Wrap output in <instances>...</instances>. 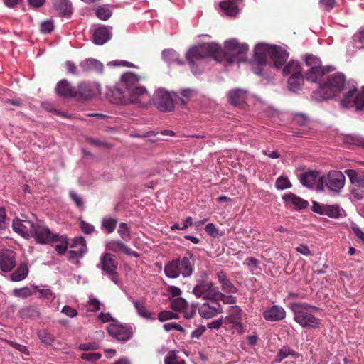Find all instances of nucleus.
Masks as SVG:
<instances>
[{
  "label": "nucleus",
  "mask_w": 364,
  "mask_h": 364,
  "mask_svg": "<svg viewBox=\"0 0 364 364\" xmlns=\"http://www.w3.org/2000/svg\"><path fill=\"white\" fill-rule=\"evenodd\" d=\"M334 68L326 67L323 76L314 83L318 85V89L313 92L312 97L317 101L329 100L336 97L346 86V77L341 73L330 74Z\"/></svg>",
  "instance_id": "1"
},
{
  "label": "nucleus",
  "mask_w": 364,
  "mask_h": 364,
  "mask_svg": "<svg viewBox=\"0 0 364 364\" xmlns=\"http://www.w3.org/2000/svg\"><path fill=\"white\" fill-rule=\"evenodd\" d=\"M219 48L216 54V61H226L229 64L243 61L248 51L247 44H240L235 39L225 41L224 48L219 45Z\"/></svg>",
  "instance_id": "2"
},
{
  "label": "nucleus",
  "mask_w": 364,
  "mask_h": 364,
  "mask_svg": "<svg viewBox=\"0 0 364 364\" xmlns=\"http://www.w3.org/2000/svg\"><path fill=\"white\" fill-rule=\"evenodd\" d=\"M291 309L294 314V321L303 328H317L321 320L314 316L312 311H318V308L306 303H293Z\"/></svg>",
  "instance_id": "3"
},
{
  "label": "nucleus",
  "mask_w": 364,
  "mask_h": 364,
  "mask_svg": "<svg viewBox=\"0 0 364 364\" xmlns=\"http://www.w3.org/2000/svg\"><path fill=\"white\" fill-rule=\"evenodd\" d=\"M219 50V44L216 43H202L190 48L186 54V58L191 68V71L196 74L197 72L195 70V66L199 60L208 57H212L216 60L217 51Z\"/></svg>",
  "instance_id": "4"
},
{
  "label": "nucleus",
  "mask_w": 364,
  "mask_h": 364,
  "mask_svg": "<svg viewBox=\"0 0 364 364\" xmlns=\"http://www.w3.org/2000/svg\"><path fill=\"white\" fill-rule=\"evenodd\" d=\"M31 237H33L39 244H50L58 241L66 242V236L53 233L49 228L40 220L35 223Z\"/></svg>",
  "instance_id": "5"
},
{
  "label": "nucleus",
  "mask_w": 364,
  "mask_h": 364,
  "mask_svg": "<svg viewBox=\"0 0 364 364\" xmlns=\"http://www.w3.org/2000/svg\"><path fill=\"white\" fill-rule=\"evenodd\" d=\"M340 104L345 108L355 107L356 110H361L364 107V86L359 90L355 86L349 87Z\"/></svg>",
  "instance_id": "6"
},
{
  "label": "nucleus",
  "mask_w": 364,
  "mask_h": 364,
  "mask_svg": "<svg viewBox=\"0 0 364 364\" xmlns=\"http://www.w3.org/2000/svg\"><path fill=\"white\" fill-rule=\"evenodd\" d=\"M345 181L343 173L340 171H331L326 177L322 176L318 179V186L325 183L330 191L338 193L343 188Z\"/></svg>",
  "instance_id": "7"
},
{
  "label": "nucleus",
  "mask_w": 364,
  "mask_h": 364,
  "mask_svg": "<svg viewBox=\"0 0 364 364\" xmlns=\"http://www.w3.org/2000/svg\"><path fill=\"white\" fill-rule=\"evenodd\" d=\"M305 63L311 67L306 74V79L311 82L318 81L323 76L326 67L321 66V60L314 55H307L305 57Z\"/></svg>",
  "instance_id": "8"
},
{
  "label": "nucleus",
  "mask_w": 364,
  "mask_h": 364,
  "mask_svg": "<svg viewBox=\"0 0 364 364\" xmlns=\"http://www.w3.org/2000/svg\"><path fill=\"white\" fill-rule=\"evenodd\" d=\"M218 288L212 281L202 279L198 281L192 292L197 298L213 300Z\"/></svg>",
  "instance_id": "9"
},
{
  "label": "nucleus",
  "mask_w": 364,
  "mask_h": 364,
  "mask_svg": "<svg viewBox=\"0 0 364 364\" xmlns=\"http://www.w3.org/2000/svg\"><path fill=\"white\" fill-rule=\"evenodd\" d=\"M151 100L161 112H170L174 107L172 96L168 92L163 89L156 90Z\"/></svg>",
  "instance_id": "10"
},
{
  "label": "nucleus",
  "mask_w": 364,
  "mask_h": 364,
  "mask_svg": "<svg viewBox=\"0 0 364 364\" xmlns=\"http://www.w3.org/2000/svg\"><path fill=\"white\" fill-rule=\"evenodd\" d=\"M115 255L105 252L100 258L101 268L103 272H106L110 276V279L117 282V262L115 260Z\"/></svg>",
  "instance_id": "11"
},
{
  "label": "nucleus",
  "mask_w": 364,
  "mask_h": 364,
  "mask_svg": "<svg viewBox=\"0 0 364 364\" xmlns=\"http://www.w3.org/2000/svg\"><path fill=\"white\" fill-rule=\"evenodd\" d=\"M106 250L114 252L116 254L124 253L128 256L134 257H139V254L132 250L128 245L124 243V241L120 240H110L105 243Z\"/></svg>",
  "instance_id": "12"
},
{
  "label": "nucleus",
  "mask_w": 364,
  "mask_h": 364,
  "mask_svg": "<svg viewBox=\"0 0 364 364\" xmlns=\"http://www.w3.org/2000/svg\"><path fill=\"white\" fill-rule=\"evenodd\" d=\"M108 333L118 341H127L132 336V327L129 325L111 323L107 327Z\"/></svg>",
  "instance_id": "13"
},
{
  "label": "nucleus",
  "mask_w": 364,
  "mask_h": 364,
  "mask_svg": "<svg viewBox=\"0 0 364 364\" xmlns=\"http://www.w3.org/2000/svg\"><path fill=\"white\" fill-rule=\"evenodd\" d=\"M70 247L77 248V250H70L68 258L70 262L77 264L79 259L81 258L87 251L85 240L82 237H75L73 240Z\"/></svg>",
  "instance_id": "14"
},
{
  "label": "nucleus",
  "mask_w": 364,
  "mask_h": 364,
  "mask_svg": "<svg viewBox=\"0 0 364 364\" xmlns=\"http://www.w3.org/2000/svg\"><path fill=\"white\" fill-rule=\"evenodd\" d=\"M128 93L127 90L120 85L109 89L107 96L112 103L127 105L129 104Z\"/></svg>",
  "instance_id": "15"
},
{
  "label": "nucleus",
  "mask_w": 364,
  "mask_h": 364,
  "mask_svg": "<svg viewBox=\"0 0 364 364\" xmlns=\"http://www.w3.org/2000/svg\"><path fill=\"white\" fill-rule=\"evenodd\" d=\"M34 224L35 223L28 220H21L16 218L13 220L12 227L15 232L24 238H29L32 236Z\"/></svg>",
  "instance_id": "16"
},
{
  "label": "nucleus",
  "mask_w": 364,
  "mask_h": 364,
  "mask_svg": "<svg viewBox=\"0 0 364 364\" xmlns=\"http://www.w3.org/2000/svg\"><path fill=\"white\" fill-rule=\"evenodd\" d=\"M99 94H100V90L98 85L81 83L76 88V96L75 98L80 100H87Z\"/></svg>",
  "instance_id": "17"
},
{
  "label": "nucleus",
  "mask_w": 364,
  "mask_h": 364,
  "mask_svg": "<svg viewBox=\"0 0 364 364\" xmlns=\"http://www.w3.org/2000/svg\"><path fill=\"white\" fill-rule=\"evenodd\" d=\"M129 103L146 104L151 101V97L147 90L141 86H136L131 90H127Z\"/></svg>",
  "instance_id": "18"
},
{
  "label": "nucleus",
  "mask_w": 364,
  "mask_h": 364,
  "mask_svg": "<svg viewBox=\"0 0 364 364\" xmlns=\"http://www.w3.org/2000/svg\"><path fill=\"white\" fill-rule=\"evenodd\" d=\"M222 311L221 305L215 300H210V301L201 304L198 308L200 316L204 318H210Z\"/></svg>",
  "instance_id": "19"
},
{
  "label": "nucleus",
  "mask_w": 364,
  "mask_h": 364,
  "mask_svg": "<svg viewBox=\"0 0 364 364\" xmlns=\"http://www.w3.org/2000/svg\"><path fill=\"white\" fill-rule=\"evenodd\" d=\"M269 57L277 68H281L286 62L288 58V53L282 47L272 46L269 47Z\"/></svg>",
  "instance_id": "20"
},
{
  "label": "nucleus",
  "mask_w": 364,
  "mask_h": 364,
  "mask_svg": "<svg viewBox=\"0 0 364 364\" xmlns=\"http://www.w3.org/2000/svg\"><path fill=\"white\" fill-rule=\"evenodd\" d=\"M262 316L266 321H279L285 318L286 311L281 306L273 305L264 311Z\"/></svg>",
  "instance_id": "21"
},
{
  "label": "nucleus",
  "mask_w": 364,
  "mask_h": 364,
  "mask_svg": "<svg viewBox=\"0 0 364 364\" xmlns=\"http://www.w3.org/2000/svg\"><path fill=\"white\" fill-rule=\"evenodd\" d=\"M55 91L58 95L65 98H73L76 96V87L71 86L65 79L59 81L56 85Z\"/></svg>",
  "instance_id": "22"
},
{
  "label": "nucleus",
  "mask_w": 364,
  "mask_h": 364,
  "mask_svg": "<svg viewBox=\"0 0 364 364\" xmlns=\"http://www.w3.org/2000/svg\"><path fill=\"white\" fill-rule=\"evenodd\" d=\"M112 28L105 26L97 27L93 33V42L97 45H103L107 43L112 36Z\"/></svg>",
  "instance_id": "23"
},
{
  "label": "nucleus",
  "mask_w": 364,
  "mask_h": 364,
  "mask_svg": "<svg viewBox=\"0 0 364 364\" xmlns=\"http://www.w3.org/2000/svg\"><path fill=\"white\" fill-rule=\"evenodd\" d=\"M194 266L193 255L191 252H186L184 257L180 260V271L183 277L192 274Z\"/></svg>",
  "instance_id": "24"
},
{
  "label": "nucleus",
  "mask_w": 364,
  "mask_h": 364,
  "mask_svg": "<svg viewBox=\"0 0 364 364\" xmlns=\"http://www.w3.org/2000/svg\"><path fill=\"white\" fill-rule=\"evenodd\" d=\"M16 265L14 254L11 251L0 252V269L3 272H10Z\"/></svg>",
  "instance_id": "25"
},
{
  "label": "nucleus",
  "mask_w": 364,
  "mask_h": 364,
  "mask_svg": "<svg viewBox=\"0 0 364 364\" xmlns=\"http://www.w3.org/2000/svg\"><path fill=\"white\" fill-rule=\"evenodd\" d=\"M247 97V91L240 88L232 90L228 93V101L233 106H242Z\"/></svg>",
  "instance_id": "26"
},
{
  "label": "nucleus",
  "mask_w": 364,
  "mask_h": 364,
  "mask_svg": "<svg viewBox=\"0 0 364 364\" xmlns=\"http://www.w3.org/2000/svg\"><path fill=\"white\" fill-rule=\"evenodd\" d=\"M79 67L82 72H97L99 73H102L104 68L102 63L92 58L85 59L82 61Z\"/></svg>",
  "instance_id": "27"
},
{
  "label": "nucleus",
  "mask_w": 364,
  "mask_h": 364,
  "mask_svg": "<svg viewBox=\"0 0 364 364\" xmlns=\"http://www.w3.org/2000/svg\"><path fill=\"white\" fill-rule=\"evenodd\" d=\"M216 276L223 291L228 294H234L237 291V288H236L228 278L227 274L224 271L221 270L218 272L216 273Z\"/></svg>",
  "instance_id": "28"
},
{
  "label": "nucleus",
  "mask_w": 364,
  "mask_h": 364,
  "mask_svg": "<svg viewBox=\"0 0 364 364\" xmlns=\"http://www.w3.org/2000/svg\"><path fill=\"white\" fill-rule=\"evenodd\" d=\"M141 79V77L137 75L134 73L127 72L122 75L121 85L125 90H131L132 88L137 86V84Z\"/></svg>",
  "instance_id": "29"
},
{
  "label": "nucleus",
  "mask_w": 364,
  "mask_h": 364,
  "mask_svg": "<svg viewBox=\"0 0 364 364\" xmlns=\"http://www.w3.org/2000/svg\"><path fill=\"white\" fill-rule=\"evenodd\" d=\"M132 304L137 314L145 319L154 321L156 318V314L147 309L146 302L140 300H133Z\"/></svg>",
  "instance_id": "30"
},
{
  "label": "nucleus",
  "mask_w": 364,
  "mask_h": 364,
  "mask_svg": "<svg viewBox=\"0 0 364 364\" xmlns=\"http://www.w3.org/2000/svg\"><path fill=\"white\" fill-rule=\"evenodd\" d=\"M226 320L232 323L234 329L241 333L243 331L242 325L240 322L241 321V309H240L237 306H234L232 308V311L230 314L226 317Z\"/></svg>",
  "instance_id": "31"
},
{
  "label": "nucleus",
  "mask_w": 364,
  "mask_h": 364,
  "mask_svg": "<svg viewBox=\"0 0 364 364\" xmlns=\"http://www.w3.org/2000/svg\"><path fill=\"white\" fill-rule=\"evenodd\" d=\"M288 356H291L295 359L301 358V360L303 358L301 354L294 351L288 346H284L277 352L274 358V362L281 363L284 359H285Z\"/></svg>",
  "instance_id": "32"
},
{
  "label": "nucleus",
  "mask_w": 364,
  "mask_h": 364,
  "mask_svg": "<svg viewBox=\"0 0 364 364\" xmlns=\"http://www.w3.org/2000/svg\"><path fill=\"white\" fill-rule=\"evenodd\" d=\"M53 5L60 15L69 16L73 13L72 4L69 0H53Z\"/></svg>",
  "instance_id": "33"
},
{
  "label": "nucleus",
  "mask_w": 364,
  "mask_h": 364,
  "mask_svg": "<svg viewBox=\"0 0 364 364\" xmlns=\"http://www.w3.org/2000/svg\"><path fill=\"white\" fill-rule=\"evenodd\" d=\"M283 199L287 203H292L297 210L304 209L309 205L308 201L293 193L285 194Z\"/></svg>",
  "instance_id": "34"
},
{
  "label": "nucleus",
  "mask_w": 364,
  "mask_h": 364,
  "mask_svg": "<svg viewBox=\"0 0 364 364\" xmlns=\"http://www.w3.org/2000/svg\"><path fill=\"white\" fill-rule=\"evenodd\" d=\"M180 259H176L165 265L164 272L169 278H177L181 274Z\"/></svg>",
  "instance_id": "35"
},
{
  "label": "nucleus",
  "mask_w": 364,
  "mask_h": 364,
  "mask_svg": "<svg viewBox=\"0 0 364 364\" xmlns=\"http://www.w3.org/2000/svg\"><path fill=\"white\" fill-rule=\"evenodd\" d=\"M344 173L348 176L353 185L364 188V171L359 173L353 169H346Z\"/></svg>",
  "instance_id": "36"
},
{
  "label": "nucleus",
  "mask_w": 364,
  "mask_h": 364,
  "mask_svg": "<svg viewBox=\"0 0 364 364\" xmlns=\"http://www.w3.org/2000/svg\"><path fill=\"white\" fill-rule=\"evenodd\" d=\"M269 47L266 46H257L255 49V60L260 65H266L269 56Z\"/></svg>",
  "instance_id": "37"
},
{
  "label": "nucleus",
  "mask_w": 364,
  "mask_h": 364,
  "mask_svg": "<svg viewBox=\"0 0 364 364\" xmlns=\"http://www.w3.org/2000/svg\"><path fill=\"white\" fill-rule=\"evenodd\" d=\"M28 268L26 263H21L18 267L10 274V279L13 282H20L26 278Z\"/></svg>",
  "instance_id": "38"
},
{
  "label": "nucleus",
  "mask_w": 364,
  "mask_h": 364,
  "mask_svg": "<svg viewBox=\"0 0 364 364\" xmlns=\"http://www.w3.org/2000/svg\"><path fill=\"white\" fill-rule=\"evenodd\" d=\"M318 176V171H309L301 175V182L304 186L311 188L314 186Z\"/></svg>",
  "instance_id": "39"
},
{
  "label": "nucleus",
  "mask_w": 364,
  "mask_h": 364,
  "mask_svg": "<svg viewBox=\"0 0 364 364\" xmlns=\"http://www.w3.org/2000/svg\"><path fill=\"white\" fill-rule=\"evenodd\" d=\"M164 59L169 63H176L178 65H183V61L180 59L178 53L173 49H166L162 52Z\"/></svg>",
  "instance_id": "40"
},
{
  "label": "nucleus",
  "mask_w": 364,
  "mask_h": 364,
  "mask_svg": "<svg viewBox=\"0 0 364 364\" xmlns=\"http://www.w3.org/2000/svg\"><path fill=\"white\" fill-rule=\"evenodd\" d=\"M220 7L226 13L227 15L230 16H236L239 11L238 6L231 1L220 2Z\"/></svg>",
  "instance_id": "41"
},
{
  "label": "nucleus",
  "mask_w": 364,
  "mask_h": 364,
  "mask_svg": "<svg viewBox=\"0 0 364 364\" xmlns=\"http://www.w3.org/2000/svg\"><path fill=\"white\" fill-rule=\"evenodd\" d=\"M282 72L284 75H290L291 76V75L301 74V68L297 61L291 60L285 65Z\"/></svg>",
  "instance_id": "42"
},
{
  "label": "nucleus",
  "mask_w": 364,
  "mask_h": 364,
  "mask_svg": "<svg viewBox=\"0 0 364 364\" xmlns=\"http://www.w3.org/2000/svg\"><path fill=\"white\" fill-rule=\"evenodd\" d=\"M117 219L112 217H105L102 220V229L108 234L112 233L117 226Z\"/></svg>",
  "instance_id": "43"
},
{
  "label": "nucleus",
  "mask_w": 364,
  "mask_h": 364,
  "mask_svg": "<svg viewBox=\"0 0 364 364\" xmlns=\"http://www.w3.org/2000/svg\"><path fill=\"white\" fill-rule=\"evenodd\" d=\"M303 77L301 74L291 75L288 80L289 90L296 92L301 89Z\"/></svg>",
  "instance_id": "44"
},
{
  "label": "nucleus",
  "mask_w": 364,
  "mask_h": 364,
  "mask_svg": "<svg viewBox=\"0 0 364 364\" xmlns=\"http://www.w3.org/2000/svg\"><path fill=\"white\" fill-rule=\"evenodd\" d=\"M38 336L41 343L46 346H51L55 341V336L47 330L39 331Z\"/></svg>",
  "instance_id": "45"
},
{
  "label": "nucleus",
  "mask_w": 364,
  "mask_h": 364,
  "mask_svg": "<svg viewBox=\"0 0 364 364\" xmlns=\"http://www.w3.org/2000/svg\"><path fill=\"white\" fill-rule=\"evenodd\" d=\"M120 237L124 242H129L131 240L130 228L125 223H120L117 230Z\"/></svg>",
  "instance_id": "46"
},
{
  "label": "nucleus",
  "mask_w": 364,
  "mask_h": 364,
  "mask_svg": "<svg viewBox=\"0 0 364 364\" xmlns=\"http://www.w3.org/2000/svg\"><path fill=\"white\" fill-rule=\"evenodd\" d=\"M324 215H326L332 218H338L341 217V210L340 206L338 205H326V208L324 209Z\"/></svg>",
  "instance_id": "47"
},
{
  "label": "nucleus",
  "mask_w": 364,
  "mask_h": 364,
  "mask_svg": "<svg viewBox=\"0 0 364 364\" xmlns=\"http://www.w3.org/2000/svg\"><path fill=\"white\" fill-rule=\"evenodd\" d=\"M95 14L98 18L106 21L111 17L112 11L108 6L104 5L96 10Z\"/></svg>",
  "instance_id": "48"
},
{
  "label": "nucleus",
  "mask_w": 364,
  "mask_h": 364,
  "mask_svg": "<svg viewBox=\"0 0 364 364\" xmlns=\"http://www.w3.org/2000/svg\"><path fill=\"white\" fill-rule=\"evenodd\" d=\"M213 300H215L216 301H221L224 304H232L236 303L235 297L230 296V295H225V294H223L222 292L219 291L218 288L216 291V293H215Z\"/></svg>",
  "instance_id": "49"
},
{
  "label": "nucleus",
  "mask_w": 364,
  "mask_h": 364,
  "mask_svg": "<svg viewBox=\"0 0 364 364\" xmlns=\"http://www.w3.org/2000/svg\"><path fill=\"white\" fill-rule=\"evenodd\" d=\"M181 97L176 98V102H179L181 105H186L187 101L189 100L194 95V91L191 89H184L181 92Z\"/></svg>",
  "instance_id": "50"
},
{
  "label": "nucleus",
  "mask_w": 364,
  "mask_h": 364,
  "mask_svg": "<svg viewBox=\"0 0 364 364\" xmlns=\"http://www.w3.org/2000/svg\"><path fill=\"white\" fill-rule=\"evenodd\" d=\"M186 306V301L181 297L176 298L171 301V307L175 311H184Z\"/></svg>",
  "instance_id": "51"
},
{
  "label": "nucleus",
  "mask_w": 364,
  "mask_h": 364,
  "mask_svg": "<svg viewBox=\"0 0 364 364\" xmlns=\"http://www.w3.org/2000/svg\"><path fill=\"white\" fill-rule=\"evenodd\" d=\"M345 142L350 145H356L364 148V138L360 136H347L345 138Z\"/></svg>",
  "instance_id": "52"
},
{
  "label": "nucleus",
  "mask_w": 364,
  "mask_h": 364,
  "mask_svg": "<svg viewBox=\"0 0 364 364\" xmlns=\"http://www.w3.org/2000/svg\"><path fill=\"white\" fill-rule=\"evenodd\" d=\"M164 363L165 364H186L185 361L177 356L173 351L168 353L165 358Z\"/></svg>",
  "instance_id": "53"
},
{
  "label": "nucleus",
  "mask_w": 364,
  "mask_h": 364,
  "mask_svg": "<svg viewBox=\"0 0 364 364\" xmlns=\"http://www.w3.org/2000/svg\"><path fill=\"white\" fill-rule=\"evenodd\" d=\"M13 295L16 297L26 299L32 295V291L28 287H24L20 289H14L13 290Z\"/></svg>",
  "instance_id": "54"
},
{
  "label": "nucleus",
  "mask_w": 364,
  "mask_h": 364,
  "mask_svg": "<svg viewBox=\"0 0 364 364\" xmlns=\"http://www.w3.org/2000/svg\"><path fill=\"white\" fill-rule=\"evenodd\" d=\"M275 186L277 188L284 190L291 188V184L287 177L281 176L277 179Z\"/></svg>",
  "instance_id": "55"
},
{
  "label": "nucleus",
  "mask_w": 364,
  "mask_h": 364,
  "mask_svg": "<svg viewBox=\"0 0 364 364\" xmlns=\"http://www.w3.org/2000/svg\"><path fill=\"white\" fill-rule=\"evenodd\" d=\"M54 29V23L51 20H46L43 21L40 26V31L43 33H50Z\"/></svg>",
  "instance_id": "56"
},
{
  "label": "nucleus",
  "mask_w": 364,
  "mask_h": 364,
  "mask_svg": "<svg viewBox=\"0 0 364 364\" xmlns=\"http://www.w3.org/2000/svg\"><path fill=\"white\" fill-rule=\"evenodd\" d=\"M102 357V354L100 353H83L81 355L82 360L94 363L99 360Z\"/></svg>",
  "instance_id": "57"
},
{
  "label": "nucleus",
  "mask_w": 364,
  "mask_h": 364,
  "mask_svg": "<svg viewBox=\"0 0 364 364\" xmlns=\"http://www.w3.org/2000/svg\"><path fill=\"white\" fill-rule=\"evenodd\" d=\"M354 46L357 48H363V41H364V29L355 33L353 37Z\"/></svg>",
  "instance_id": "58"
},
{
  "label": "nucleus",
  "mask_w": 364,
  "mask_h": 364,
  "mask_svg": "<svg viewBox=\"0 0 364 364\" xmlns=\"http://www.w3.org/2000/svg\"><path fill=\"white\" fill-rule=\"evenodd\" d=\"M86 141L95 146L97 147H105V148H109L110 145L105 141L100 140L99 139L95 138H87Z\"/></svg>",
  "instance_id": "59"
},
{
  "label": "nucleus",
  "mask_w": 364,
  "mask_h": 364,
  "mask_svg": "<svg viewBox=\"0 0 364 364\" xmlns=\"http://www.w3.org/2000/svg\"><path fill=\"white\" fill-rule=\"evenodd\" d=\"M100 303L97 299H90L87 304V311H89L95 312L100 309Z\"/></svg>",
  "instance_id": "60"
},
{
  "label": "nucleus",
  "mask_w": 364,
  "mask_h": 364,
  "mask_svg": "<svg viewBox=\"0 0 364 364\" xmlns=\"http://www.w3.org/2000/svg\"><path fill=\"white\" fill-rule=\"evenodd\" d=\"M99 348V344L96 342H90L81 343L79 346V348L82 350L89 351L97 350Z\"/></svg>",
  "instance_id": "61"
},
{
  "label": "nucleus",
  "mask_w": 364,
  "mask_h": 364,
  "mask_svg": "<svg viewBox=\"0 0 364 364\" xmlns=\"http://www.w3.org/2000/svg\"><path fill=\"white\" fill-rule=\"evenodd\" d=\"M80 227L82 231L85 234H87V235L93 232V231L95 230V228L92 225L87 223V222H85L84 220H80Z\"/></svg>",
  "instance_id": "62"
},
{
  "label": "nucleus",
  "mask_w": 364,
  "mask_h": 364,
  "mask_svg": "<svg viewBox=\"0 0 364 364\" xmlns=\"http://www.w3.org/2000/svg\"><path fill=\"white\" fill-rule=\"evenodd\" d=\"M69 195L70 198L74 201V203L78 208H81L83 206V200L82 198L79 196L75 191H70Z\"/></svg>",
  "instance_id": "63"
},
{
  "label": "nucleus",
  "mask_w": 364,
  "mask_h": 364,
  "mask_svg": "<svg viewBox=\"0 0 364 364\" xmlns=\"http://www.w3.org/2000/svg\"><path fill=\"white\" fill-rule=\"evenodd\" d=\"M352 230L353 231L355 236L363 242H364V232L359 228V227L353 223L351 225Z\"/></svg>",
  "instance_id": "64"
}]
</instances>
